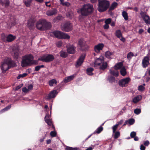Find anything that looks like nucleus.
I'll use <instances>...</instances> for the list:
<instances>
[{
  "instance_id": "nucleus-1",
  "label": "nucleus",
  "mask_w": 150,
  "mask_h": 150,
  "mask_svg": "<svg viewBox=\"0 0 150 150\" xmlns=\"http://www.w3.org/2000/svg\"><path fill=\"white\" fill-rule=\"evenodd\" d=\"M51 26V24L49 22L45 19H40L36 23V28L39 30L43 31L50 29Z\"/></svg>"
},
{
  "instance_id": "nucleus-2",
  "label": "nucleus",
  "mask_w": 150,
  "mask_h": 150,
  "mask_svg": "<svg viewBox=\"0 0 150 150\" xmlns=\"http://www.w3.org/2000/svg\"><path fill=\"white\" fill-rule=\"evenodd\" d=\"M93 6L90 4L84 5L81 9V13L82 16H87L91 14L93 11Z\"/></svg>"
},
{
  "instance_id": "nucleus-3",
  "label": "nucleus",
  "mask_w": 150,
  "mask_h": 150,
  "mask_svg": "<svg viewBox=\"0 0 150 150\" xmlns=\"http://www.w3.org/2000/svg\"><path fill=\"white\" fill-rule=\"evenodd\" d=\"M98 1L97 9L99 12H104L109 8L110 5L109 1L107 0H98Z\"/></svg>"
},
{
  "instance_id": "nucleus-4",
  "label": "nucleus",
  "mask_w": 150,
  "mask_h": 150,
  "mask_svg": "<svg viewBox=\"0 0 150 150\" xmlns=\"http://www.w3.org/2000/svg\"><path fill=\"white\" fill-rule=\"evenodd\" d=\"M15 62L11 59L8 58L4 60L2 63L1 69L3 72H5L9 68L15 66Z\"/></svg>"
},
{
  "instance_id": "nucleus-5",
  "label": "nucleus",
  "mask_w": 150,
  "mask_h": 150,
  "mask_svg": "<svg viewBox=\"0 0 150 150\" xmlns=\"http://www.w3.org/2000/svg\"><path fill=\"white\" fill-rule=\"evenodd\" d=\"M33 57L31 54H28L23 56L21 63L22 67H25L33 64Z\"/></svg>"
},
{
  "instance_id": "nucleus-6",
  "label": "nucleus",
  "mask_w": 150,
  "mask_h": 150,
  "mask_svg": "<svg viewBox=\"0 0 150 150\" xmlns=\"http://www.w3.org/2000/svg\"><path fill=\"white\" fill-rule=\"evenodd\" d=\"M78 44L80 47V50L82 51L86 52L88 50L89 47L87 44L86 42L83 39H79Z\"/></svg>"
},
{
  "instance_id": "nucleus-7",
  "label": "nucleus",
  "mask_w": 150,
  "mask_h": 150,
  "mask_svg": "<svg viewBox=\"0 0 150 150\" xmlns=\"http://www.w3.org/2000/svg\"><path fill=\"white\" fill-rule=\"evenodd\" d=\"M54 58V57L53 55L47 54L40 57L38 59V60L46 62H48L53 61Z\"/></svg>"
},
{
  "instance_id": "nucleus-8",
  "label": "nucleus",
  "mask_w": 150,
  "mask_h": 150,
  "mask_svg": "<svg viewBox=\"0 0 150 150\" xmlns=\"http://www.w3.org/2000/svg\"><path fill=\"white\" fill-rule=\"evenodd\" d=\"M86 54L83 53L81 54L76 62V67L81 66L83 63L86 57Z\"/></svg>"
},
{
  "instance_id": "nucleus-9",
  "label": "nucleus",
  "mask_w": 150,
  "mask_h": 150,
  "mask_svg": "<svg viewBox=\"0 0 150 150\" xmlns=\"http://www.w3.org/2000/svg\"><path fill=\"white\" fill-rule=\"evenodd\" d=\"M61 29L63 31L69 32L72 30V25L70 22H67L62 25Z\"/></svg>"
},
{
  "instance_id": "nucleus-10",
  "label": "nucleus",
  "mask_w": 150,
  "mask_h": 150,
  "mask_svg": "<svg viewBox=\"0 0 150 150\" xmlns=\"http://www.w3.org/2000/svg\"><path fill=\"white\" fill-rule=\"evenodd\" d=\"M130 80V79L129 77L122 79L119 81V85L122 87H126L127 86V84L129 83Z\"/></svg>"
},
{
  "instance_id": "nucleus-11",
  "label": "nucleus",
  "mask_w": 150,
  "mask_h": 150,
  "mask_svg": "<svg viewBox=\"0 0 150 150\" xmlns=\"http://www.w3.org/2000/svg\"><path fill=\"white\" fill-rule=\"evenodd\" d=\"M5 36L4 34H2V39L4 41L6 40L8 42H11L14 40L16 38V37L15 36H13L11 34H9L6 37V40H5L4 39V37Z\"/></svg>"
},
{
  "instance_id": "nucleus-12",
  "label": "nucleus",
  "mask_w": 150,
  "mask_h": 150,
  "mask_svg": "<svg viewBox=\"0 0 150 150\" xmlns=\"http://www.w3.org/2000/svg\"><path fill=\"white\" fill-rule=\"evenodd\" d=\"M149 59L148 57H145L142 60V67L144 68L147 67L149 64Z\"/></svg>"
},
{
  "instance_id": "nucleus-13",
  "label": "nucleus",
  "mask_w": 150,
  "mask_h": 150,
  "mask_svg": "<svg viewBox=\"0 0 150 150\" xmlns=\"http://www.w3.org/2000/svg\"><path fill=\"white\" fill-rule=\"evenodd\" d=\"M57 13V11L56 8H52L47 10L46 13V14L48 16H51L56 15Z\"/></svg>"
},
{
  "instance_id": "nucleus-14",
  "label": "nucleus",
  "mask_w": 150,
  "mask_h": 150,
  "mask_svg": "<svg viewBox=\"0 0 150 150\" xmlns=\"http://www.w3.org/2000/svg\"><path fill=\"white\" fill-rule=\"evenodd\" d=\"M104 47V45L102 43H99L98 45L95 46L94 50L95 52H98L102 50Z\"/></svg>"
},
{
  "instance_id": "nucleus-15",
  "label": "nucleus",
  "mask_w": 150,
  "mask_h": 150,
  "mask_svg": "<svg viewBox=\"0 0 150 150\" xmlns=\"http://www.w3.org/2000/svg\"><path fill=\"white\" fill-rule=\"evenodd\" d=\"M104 62V57L102 56H101L96 60L95 64L96 65L100 66Z\"/></svg>"
},
{
  "instance_id": "nucleus-16",
  "label": "nucleus",
  "mask_w": 150,
  "mask_h": 150,
  "mask_svg": "<svg viewBox=\"0 0 150 150\" xmlns=\"http://www.w3.org/2000/svg\"><path fill=\"white\" fill-rule=\"evenodd\" d=\"M74 46L73 45H70L67 47V52L70 54H73L74 52Z\"/></svg>"
},
{
  "instance_id": "nucleus-17",
  "label": "nucleus",
  "mask_w": 150,
  "mask_h": 150,
  "mask_svg": "<svg viewBox=\"0 0 150 150\" xmlns=\"http://www.w3.org/2000/svg\"><path fill=\"white\" fill-rule=\"evenodd\" d=\"M74 75L69 76L66 77L64 80V81L65 83H67L70 81L74 78Z\"/></svg>"
},
{
  "instance_id": "nucleus-18",
  "label": "nucleus",
  "mask_w": 150,
  "mask_h": 150,
  "mask_svg": "<svg viewBox=\"0 0 150 150\" xmlns=\"http://www.w3.org/2000/svg\"><path fill=\"white\" fill-rule=\"evenodd\" d=\"M60 39H69L70 38V36L67 34L61 32Z\"/></svg>"
},
{
  "instance_id": "nucleus-19",
  "label": "nucleus",
  "mask_w": 150,
  "mask_h": 150,
  "mask_svg": "<svg viewBox=\"0 0 150 150\" xmlns=\"http://www.w3.org/2000/svg\"><path fill=\"white\" fill-rule=\"evenodd\" d=\"M100 66V69L104 70L107 68L108 66V64L107 62H105L104 61Z\"/></svg>"
},
{
  "instance_id": "nucleus-20",
  "label": "nucleus",
  "mask_w": 150,
  "mask_h": 150,
  "mask_svg": "<svg viewBox=\"0 0 150 150\" xmlns=\"http://www.w3.org/2000/svg\"><path fill=\"white\" fill-rule=\"evenodd\" d=\"M57 94V91L56 90H54L51 91L49 93L48 96V97L50 98H54Z\"/></svg>"
},
{
  "instance_id": "nucleus-21",
  "label": "nucleus",
  "mask_w": 150,
  "mask_h": 150,
  "mask_svg": "<svg viewBox=\"0 0 150 150\" xmlns=\"http://www.w3.org/2000/svg\"><path fill=\"white\" fill-rule=\"evenodd\" d=\"M60 56L62 57L65 58L67 57L68 56L67 52L63 50H61L59 52Z\"/></svg>"
},
{
  "instance_id": "nucleus-22",
  "label": "nucleus",
  "mask_w": 150,
  "mask_h": 150,
  "mask_svg": "<svg viewBox=\"0 0 150 150\" xmlns=\"http://www.w3.org/2000/svg\"><path fill=\"white\" fill-rule=\"evenodd\" d=\"M142 99V96H138L134 97L133 99V102L134 103H136Z\"/></svg>"
},
{
  "instance_id": "nucleus-23",
  "label": "nucleus",
  "mask_w": 150,
  "mask_h": 150,
  "mask_svg": "<svg viewBox=\"0 0 150 150\" xmlns=\"http://www.w3.org/2000/svg\"><path fill=\"white\" fill-rule=\"evenodd\" d=\"M123 64L122 62H119L117 63L115 65L114 67V68L116 70L120 69L122 67Z\"/></svg>"
},
{
  "instance_id": "nucleus-24",
  "label": "nucleus",
  "mask_w": 150,
  "mask_h": 150,
  "mask_svg": "<svg viewBox=\"0 0 150 150\" xmlns=\"http://www.w3.org/2000/svg\"><path fill=\"white\" fill-rule=\"evenodd\" d=\"M94 69L92 67L88 68L86 69V73L90 76H92L93 75L92 72L93 71Z\"/></svg>"
},
{
  "instance_id": "nucleus-25",
  "label": "nucleus",
  "mask_w": 150,
  "mask_h": 150,
  "mask_svg": "<svg viewBox=\"0 0 150 150\" xmlns=\"http://www.w3.org/2000/svg\"><path fill=\"white\" fill-rule=\"evenodd\" d=\"M117 6V3L115 2L112 3L109 8V11L114 9Z\"/></svg>"
},
{
  "instance_id": "nucleus-26",
  "label": "nucleus",
  "mask_w": 150,
  "mask_h": 150,
  "mask_svg": "<svg viewBox=\"0 0 150 150\" xmlns=\"http://www.w3.org/2000/svg\"><path fill=\"white\" fill-rule=\"evenodd\" d=\"M115 36L118 38H120L122 36V34L120 30H116L115 33Z\"/></svg>"
},
{
  "instance_id": "nucleus-27",
  "label": "nucleus",
  "mask_w": 150,
  "mask_h": 150,
  "mask_svg": "<svg viewBox=\"0 0 150 150\" xmlns=\"http://www.w3.org/2000/svg\"><path fill=\"white\" fill-rule=\"evenodd\" d=\"M121 74L123 76H125L127 74L126 69L125 67L122 68L120 70Z\"/></svg>"
},
{
  "instance_id": "nucleus-28",
  "label": "nucleus",
  "mask_w": 150,
  "mask_h": 150,
  "mask_svg": "<svg viewBox=\"0 0 150 150\" xmlns=\"http://www.w3.org/2000/svg\"><path fill=\"white\" fill-rule=\"evenodd\" d=\"M61 32L60 31H55L53 32V34L56 37L60 39Z\"/></svg>"
},
{
  "instance_id": "nucleus-29",
  "label": "nucleus",
  "mask_w": 150,
  "mask_h": 150,
  "mask_svg": "<svg viewBox=\"0 0 150 150\" xmlns=\"http://www.w3.org/2000/svg\"><path fill=\"white\" fill-rule=\"evenodd\" d=\"M66 16L68 18H71L74 17V14L72 11L70 10L69 11L67 14Z\"/></svg>"
},
{
  "instance_id": "nucleus-30",
  "label": "nucleus",
  "mask_w": 150,
  "mask_h": 150,
  "mask_svg": "<svg viewBox=\"0 0 150 150\" xmlns=\"http://www.w3.org/2000/svg\"><path fill=\"white\" fill-rule=\"evenodd\" d=\"M110 73L111 74L115 77H117L119 75V73L117 71H115L110 69Z\"/></svg>"
},
{
  "instance_id": "nucleus-31",
  "label": "nucleus",
  "mask_w": 150,
  "mask_h": 150,
  "mask_svg": "<svg viewBox=\"0 0 150 150\" xmlns=\"http://www.w3.org/2000/svg\"><path fill=\"white\" fill-rule=\"evenodd\" d=\"M122 15L125 21H127L128 19L127 13L125 11H124L122 12Z\"/></svg>"
},
{
  "instance_id": "nucleus-32",
  "label": "nucleus",
  "mask_w": 150,
  "mask_h": 150,
  "mask_svg": "<svg viewBox=\"0 0 150 150\" xmlns=\"http://www.w3.org/2000/svg\"><path fill=\"white\" fill-rule=\"evenodd\" d=\"M49 83L50 86H53L54 84H57V81L55 79H52L49 82Z\"/></svg>"
},
{
  "instance_id": "nucleus-33",
  "label": "nucleus",
  "mask_w": 150,
  "mask_h": 150,
  "mask_svg": "<svg viewBox=\"0 0 150 150\" xmlns=\"http://www.w3.org/2000/svg\"><path fill=\"white\" fill-rule=\"evenodd\" d=\"M103 130V127L102 126H100L98 127L94 132L93 133L99 134Z\"/></svg>"
},
{
  "instance_id": "nucleus-34",
  "label": "nucleus",
  "mask_w": 150,
  "mask_h": 150,
  "mask_svg": "<svg viewBox=\"0 0 150 150\" xmlns=\"http://www.w3.org/2000/svg\"><path fill=\"white\" fill-rule=\"evenodd\" d=\"M112 53L110 51H107L105 52V56L108 59H110L111 55H112Z\"/></svg>"
},
{
  "instance_id": "nucleus-35",
  "label": "nucleus",
  "mask_w": 150,
  "mask_h": 150,
  "mask_svg": "<svg viewBox=\"0 0 150 150\" xmlns=\"http://www.w3.org/2000/svg\"><path fill=\"white\" fill-rule=\"evenodd\" d=\"M19 54V51L18 50L16 49L14 51V54L15 57L17 58Z\"/></svg>"
},
{
  "instance_id": "nucleus-36",
  "label": "nucleus",
  "mask_w": 150,
  "mask_h": 150,
  "mask_svg": "<svg viewBox=\"0 0 150 150\" xmlns=\"http://www.w3.org/2000/svg\"><path fill=\"white\" fill-rule=\"evenodd\" d=\"M147 24H150V18L148 16L143 19Z\"/></svg>"
},
{
  "instance_id": "nucleus-37",
  "label": "nucleus",
  "mask_w": 150,
  "mask_h": 150,
  "mask_svg": "<svg viewBox=\"0 0 150 150\" xmlns=\"http://www.w3.org/2000/svg\"><path fill=\"white\" fill-rule=\"evenodd\" d=\"M32 0H27L24 1V3L27 7H29L32 2Z\"/></svg>"
},
{
  "instance_id": "nucleus-38",
  "label": "nucleus",
  "mask_w": 150,
  "mask_h": 150,
  "mask_svg": "<svg viewBox=\"0 0 150 150\" xmlns=\"http://www.w3.org/2000/svg\"><path fill=\"white\" fill-rule=\"evenodd\" d=\"M140 14L142 18H143V19H144V18L149 16L148 15H146V13L145 12H144L143 11H141L140 12Z\"/></svg>"
},
{
  "instance_id": "nucleus-39",
  "label": "nucleus",
  "mask_w": 150,
  "mask_h": 150,
  "mask_svg": "<svg viewBox=\"0 0 150 150\" xmlns=\"http://www.w3.org/2000/svg\"><path fill=\"white\" fill-rule=\"evenodd\" d=\"M61 18L62 16H58L54 19L53 22L54 23H55L56 22H58L61 19Z\"/></svg>"
},
{
  "instance_id": "nucleus-40",
  "label": "nucleus",
  "mask_w": 150,
  "mask_h": 150,
  "mask_svg": "<svg viewBox=\"0 0 150 150\" xmlns=\"http://www.w3.org/2000/svg\"><path fill=\"white\" fill-rule=\"evenodd\" d=\"M134 56V54L132 52H130L127 54V58L128 60H130Z\"/></svg>"
},
{
  "instance_id": "nucleus-41",
  "label": "nucleus",
  "mask_w": 150,
  "mask_h": 150,
  "mask_svg": "<svg viewBox=\"0 0 150 150\" xmlns=\"http://www.w3.org/2000/svg\"><path fill=\"white\" fill-rule=\"evenodd\" d=\"M115 134L114 137L115 139H117L120 136V133L119 132H115Z\"/></svg>"
},
{
  "instance_id": "nucleus-42",
  "label": "nucleus",
  "mask_w": 150,
  "mask_h": 150,
  "mask_svg": "<svg viewBox=\"0 0 150 150\" xmlns=\"http://www.w3.org/2000/svg\"><path fill=\"white\" fill-rule=\"evenodd\" d=\"M134 112L135 114L138 115L141 112V110L140 109L136 108L134 110Z\"/></svg>"
},
{
  "instance_id": "nucleus-43",
  "label": "nucleus",
  "mask_w": 150,
  "mask_h": 150,
  "mask_svg": "<svg viewBox=\"0 0 150 150\" xmlns=\"http://www.w3.org/2000/svg\"><path fill=\"white\" fill-rule=\"evenodd\" d=\"M27 75V74L26 73H24L22 74H19L17 77V79H19L21 78H23L25 77Z\"/></svg>"
},
{
  "instance_id": "nucleus-44",
  "label": "nucleus",
  "mask_w": 150,
  "mask_h": 150,
  "mask_svg": "<svg viewBox=\"0 0 150 150\" xmlns=\"http://www.w3.org/2000/svg\"><path fill=\"white\" fill-rule=\"evenodd\" d=\"M109 80L110 83H112V82L115 81V78L113 76H110L109 78Z\"/></svg>"
},
{
  "instance_id": "nucleus-45",
  "label": "nucleus",
  "mask_w": 150,
  "mask_h": 150,
  "mask_svg": "<svg viewBox=\"0 0 150 150\" xmlns=\"http://www.w3.org/2000/svg\"><path fill=\"white\" fill-rule=\"evenodd\" d=\"M11 105H9L7 106L4 109H3L2 110L0 111V112L1 113L2 112H4V111H6L8 109H9L11 108Z\"/></svg>"
},
{
  "instance_id": "nucleus-46",
  "label": "nucleus",
  "mask_w": 150,
  "mask_h": 150,
  "mask_svg": "<svg viewBox=\"0 0 150 150\" xmlns=\"http://www.w3.org/2000/svg\"><path fill=\"white\" fill-rule=\"evenodd\" d=\"M10 1L9 0H4V5L5 7H7L8 6L9 4Z\"/></svg>"
},
{
  "instance_id": "nucleus-47",
  "label": "nucleus",
  "mask_w": 150,
  "mask_h": 150,
  "mask_svg": "<svg viewBox=\"0 0 150 150\" xmlns=\"http://www.w3.org/2000/svg\"><path fill=\"white\" fill-rule=\"evenodd\" d=\"M128 121L129 124L130 125H133L135 122V120L133 118L129 119Z\"/></svg>"
},
{
  "instance_id": "nucleus-48",
  "label": "nucleus",
  "mask_w": 150,
  "mask_h": 150,
  "mask_svg": "<svg viewBox=\"0 0 150 150\" xmlns=\"http://www.w3.org/2000/svg\"><path fill=\"white\" fill-rule=\"evenodd\" d=\"M15 24V22H11V21H9L8 23V28H10L11 27L14 25Z\"/></svg>"
},
{
  "instance_id": "nucleus-49",
  "label": "nucleus",
  "mask_w": 150,
  "mask_h": 150,
  "mask_svg": "<svg viewBox=\"0 0 150 150\" xmlns=\"http://www.w3.org/2000/svg\"><path fill=\"white\" fill-rule=\"evenodd\" d=\"M118 125H117V124H116L115 125H114L112 127V129L113 130V133H115L116 132V129H117L118 127Z\"/></svg>"
},
{
  "instance_id": "nucleus-50",
  "label": "nucleus",
  "mask_w": 150,
  "mask_h": 150,
  "mask_svg": "<svg viewBox=\"0 0 150 150\" xmlns=\"http://www.w3.org/2000/svg\"><path fill=\"white\" fill-rule=\"evenodd\" d=\"M50 135L52 137H56L57 135V133L56 132L52 131L50 132Z\"/></svg>"
},
{
  "instance_id": "nucleus-51",
  "label": "nucleus",
  "mask_w": 150,
  "mask_h": 150,
  "mask_svg": "<svg viewBox=\"0 0 150 150\" xmlns=\"http://www.w3.org/2000/svg\"><path fill=\"white\" fill-rule=\"evenodd\" d=\"M136 135V133L135 132H131L130 134V136L132 138H133Z\"/></svg>"
},
{
  "instance_id": "nucleus-52",
  "label": "nucleus",
  "mask_w": 150,
  "mask_h": 150,
  "mask_svg": "<svg viewBox=\"0 0 150 150\" xmlns=\"http://www.w3.org/2000/svg\"><path fill=\"white\" fill-rule=\"evenodd\" d=\"M111 22V19L110 18H109L106 20L105 21V23L106 24H110Z\"/></svg>"
},
{
  "instance_id": "nucleus-53",
  "label": "nucleus",
  "mask_w": 150,
  "mask_h": 150,
  "mask_svg": "<svg viewBox=\"0 0 150 150\" xmlns=\"http://www.w3.org/2000/svg\"><path fill=\"white\" fill-rule=\"evenodd\" d=\"M27 24L28 27L30 28L33 25V22H31L29 21H28Z\"/></svg>"
},
{
  "instance_id": "nucleus-54",
  "label": "nucleus",
  "mask_w": 150,
  "mask_h": 150,
  "mask_svg": "<svg viewBox=\"0 0 150 150\" xmlns=\"http://www.w3.org/2000/svg\"><path fill=\"white\" fill-rule=\"evenodd\" d=\"M145 89V88L142 85H140L139 86L138 90L139 91H143Z\"/></svg>"
},
{
  "instance_id": "nucleus-55",
  "label": "nucleus",
  "mask_w": 150,
  "mask_h": 150,
  "mask_svg": "<svg viewBox=\"0 0 150 150\" xmlns=\"http://www.w3.org/2000/svg\"><path fill=\"white\" fill-rule=\"evenodd\" d=\"M45 121L50 126L52 125V122L51 120L50 119L46 120H45Z\"/></svg>"
},
{
  "instance_id": "nucleus-56",
  "label": "nucleus",
  "mask_w": 150,
  "mask_h": 150,
  "mask_svg": "<svg viewBox=\"0 0 150 150\" xmlns=\"http://www.w3.org/2000/svg\"><path fill=\"white\" fill-rule=\"evenodd\" d=\"M62 6H66L67 7H69L70 5V4L67 2H65L64 3H62Z\"/></svg>"
},
{
  "instance_id": "nucleus-57",
  "label": "nucleus",
  "mask_w": 150,
  "mask_h": 150,
  "mask_svg": "<svg viewBox=\"0 0 150 150\" xmlns=\"http://www.w3.org/2000/svg\"><path fill=\"white\" fill-rule=\"evenodd\" d=\"M56 44L58 47H59L62 46V42L61 41H58L57 42Z\"/></svg>"
},
{
  "instance_id": "nucleus-58",
  "label": "nucleus",
  "mask_w": 150,
  "mask_h": 150,
  "mask_svg": "<svg viewBox=\"0 0 150 150\" xmlns=\"http://www.w3.org/2000/svg\"><path fill=\"white\" fill-rule=\"evenodd\" d=\"M144 144L145 146H147L149 144V142L148 140L144 141Z\"/></svg>"
},
{
  "instance_id": "nucleus-59",
  "label": "nucleus",
  "mask_w": 150,
  "mask_h": 150,
  "mask_svg": "<svg viewBox=\"0 0 150 150\" xmlns=\"http://www.w3.org/2000/svg\"><path fill=\"white\" fill-rule=\"evenodd\" d=\"M22 91L24 92L27 93L29 91L28 89L26 87H24L23 88Z\"/></svg>"
},
{
  "instance_id": "nucleus-60",
  "label": "nucleus",
  "mask_w": 150,
  "mask_h": 150,
  "mask_svg": "<svg viewBox=\"0 0 150 150\" xmlns=\"http://www.w3.org/2000/svg\"><path fill=\"white\" fill-rule=\"evenodd\" d=\"M66 150H75V148H73L71 147L67 146L66 148Z\"/></svg>"
},
{
  "instance_id": "nucleus-61",
  "label": "nucleus",
  "mask_w": 150,
  "mask_h": 150,
  "mask_svg": "<svg viewBox=\"0 0 150 150\" xmlns=\"http://www.w3.org/2000/svg\"><path fill=\"white\" fill-rule=\"evenodd\" d=\"M23 84H21L20 85H18V86H17L15 89V90L16 91L18 90V89H19L21 88L22 87V86H23Z\"/></svg>"
},
{
  "instance_id": "nucleus-62",
  "label": "nucleus",
  "mask_w": 150,
  "mask_h": 150,
  "mask_svg": "<svg viewBox=\"0 0 150 150\" xmlns=\"http://www.w3.org/2000/svg\"><path fill=\"white\" fill-rule=\"evenodd\" d=\"M103 28L105 29H108L109 28V25L108 24H106V23L103 26Z\"/></svg>"
},
{
  "instance_id": "nucleus-63",
  "label": "nucleus",
  "mask_w": 150,
  "mask_h": 150,
  "mask_svg": "<svg viewBox=\"0 0 150 150\" xmlns=\"http://www.w3.org/2000/svg\"><path fill=\"white\" fill-rule=\"evenodd\" d=\"M145 147L142 144L140 146V149L141 150H145Z\"/></svg>"
},
{
  "instance_id": "nucleus-64",
  "label": "nucleus",
  "mask_w": 150,
  "mask_h": 150,
  "mask_svg": "<svg viewBox=\"0 0 150 150\" xmlns=\"http://www.w3.org/2000/svg\"><path fill=\"white\" fill-rule=\"evenodd\" d=\"M40 69V67L39 66H37L35 68V70L36 71H39Z\"/></svg>"
}]
</instances>
